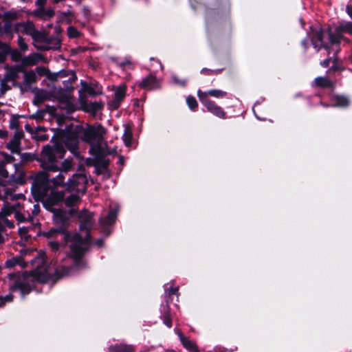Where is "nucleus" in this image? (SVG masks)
Listing matches in <instances>:
<instances>
[{"label":"nucleus","instance_id":"nucleus-1","mask_svg":"<svg viewBox=\"0 0 352 352\" xmlns=\"http://www.w3.org/2000/svg\"><path fill=\"white\" fill-rule=\"evenodd\" d=\"M32 265L36 268L29 273L25 272L23 274H10L8 276V285L12 291L19 290L23 296L25 294L30 290V285L28 280L30 276L38 282L44 283L50 278H53L55 275L58 277L69 274V269L63 268L60 274L58 270H54L51 266L45 265V254L39 253L32 261Z\"/></svg>","mask_w":352,"mask_h":352},{"label":"nucleus","instance_id":"nucleus-2","mask_svg":"<svg viewBox=\"0 0 352 352\" xmlns=\"http://www.w3.org/2000/svg\"><path fill=\"white\" fill-rule=\"evenodd\" d=\"M346 33L352 35V22L341 23L333 29H329L327 32L320 30L316 32L311 41L315 48L320 45L325 48L329 54L333 52L336 54L340 50L339 45L342 42L349 43V39L344 36Z\"/></svg>","mask_w":352,"mask_h":352},{"label":"nucleus","instance_id":"nucleus-3","mask_svg":"<svg viewBox=\"0 0 352 352\" xmlns=\"http://www.w3.org/2000/svg\"><path fill=\"white\" fill-rule=\"evenodd\" d=\"M3 195H1L0 192V199L4 200V205L0 212V223L3 227L1 233L4 231V228L8 227L12 228L14 226V222L8 219L7 217L14 213L16 219L19 222H26L32 221V217L30 214L28 206L23 205L21 208L19 204H10L8 201L16 199L19 197H22V195H15L12 193V189L8 188H3Z\"/></svg>","mask_w":352,"mask_h":352},{"label":"nucleus","instance_id":"nucleus-4","mask_svg":"<svg viewBox=\"0 0 352 352\" xmlns=\"http://www.w3.org/2000/svg\"><path fill=\"white\" fill-rule=\"evenodd\" d=\"M65 150L60 144H55L54 146H45L43 148L41 154V166L43 169L50 171L67 172L72 168V161L65 160L59 163V160L63 158Z\"/></svg>","mask_w":352,"mask_h":352},{"label":"nucleus","instance_id":"nucleus-5","mask_svg":"<svg viewBox=\"0 0 352 352\" xmlns=\"http://www.w3.org/2000/svg\"><path fill=\"white\" fill-rule=\"evenodd\" d=\"M64 239L67 243H69L71 256L77 267H81L82 257L88 249L89 243V235L86 232L85 238H82L78 233H66Z\"/></svg>","mask_w":352,"mask_h":352},{"label":"nucleus","instance_id":"nucleus-6","mask_svg":"<svg viewBox=\"0 0 352 352\" xmlns=\"http://www.w3.org/2000/svg\"><path fill=\"white\" fill-rule=\"evenodd\" d=\"M67 190L71 195L65 198L67 206H73L80 201V197L85 194L87 188V178L82 173L74 174L66 184Z\"/></svg>","mask_w":352,"mask_h":352},{"label":"nucleus","instance_id":"nucleus-7","mask_svg":"<svg viewBox=\"0 0 352 352\" xmlns=\"http://www.w3.org/2000/svg\"><path fill=\"white\" fill-rule=\"evenodd\" d=\"M64 180L65 176L62 173L58 174L52 179H48L47 176L42 181L39 179H36L32 186V193L34 199L37 201H41L44 202L49 188L63 186Z\"/></svg>","mask_w":352,"mask_h":352},{"label":"nucleus","instance_id":"nucleus-8","mask_svg":"<svg viewBox=\"0 0 352 352\" xmlns=\"http://www.w3.org/2000/svg\"><path fill=\"white\" fill-rule=\"evenodd\" d=\"M83 141L90 144L89 152L95 155L107 153V144L104 141L102 133H83Z\"/></svg>","mask_w":352,"mask_h":352},{"label":"nucleus","instance_id":"nucleus-9","mask_svg":"<svg viewBox=\"0 0 352 352\" xmlns=\"http://www.w3.org/2000/svg\"><path fill=\"white\" fill-rule=\"evenodd\" d=\"M53 140H57L58 142L63 146L62 142L73 153H76L78 143L77 133H54Z\"/></svg>","mask_w":352,"mask_h":352},{"label":"nucleus","instance_id":"nucleus-10","mask_svg":"<svg viewBox=\"0 0 352 352\" xmlns=\"http://www.w3.org/2000/svg\"><path fill=\"white\" fill-rule=\"evenodd\" d=\"M14 173L9 174V172L6 167L4 163L0 164V175L3 178H8V182L10 184H22L24 177V172L20 168L18 164L14 165Z\"/></svg>","mask_w":352,"mask_h":352},{"label":"nucleus","instance_id":"nucleus-11","mask_svg":"<svg viewBox=\"0 0 352 352\" xmlns=\"http://www.w3.org/2000/svg\"><path fill=\"white\" fill-rule=\"evenodd\" d=\"M198 97L201 102L204 105L208 111L219 118H225L226 113L222 108L216 104L206 97V94H201V91L197 92Z\"/></svg>","mask_w":352,"mask_h":352},{"label":"nucleus","instance_id":"nucleus-12","mask_svg":"<svg viewBox=\"0 0 352 352\" xmlns=\"http://www.w3.org/2000/svg\"><path fill=\"white\" fill-rule=\"evenodd\" d=\"M113 91H114V98L108 102L109 109H118L122 102L126 96V85L122 84L119 86L113 87Z\"/></svg>","mask_w":352,"mask_h":352},{"label":"nucleus","instance_id":"nucleus-13","mask_svg":"<svg viewBox=\"0 0 352 352\" xmlns=\"http://www.w3.org/2000/svg\"><path fill=\"white\" fill-rule=\"evenodd\" d=\"M5 69L6 72L4 78L10 81L12 85H14L16 79L19 77L20 73L23 72V65H16L12 66H6Z\"/></svg>","mask_w":352,"mask_h":352},{"label":"nucleus","instance_id":"nucleus-14","mask_svg":"<svg viewBox=\"0 0 352 352\" xmlns=\"http://www.w3.org/2000/svg\"><path fill=\"white\" fill-rule=\"evenodd\" d=\"M34 28L33 22L30 21L14 24V31L19 34H24L30 36L34 32Z\"/></svg>","mask_w":352,"mask_h":352},{"label":"nucleus","instance_id":"nucleus-15","mask_svg":"<svg viewBox=\"0 0 352 352\" xmlns=\"http://www.w3.org/2000/svg\"><path fill=\"white\" fill-rule=\"evenodd\" d=\"M39 62H46V58H44L42 54L39 53H32L28 56H24L21 63L23 66H33L38 63Z\"/></svg>","mask_w":352,"mask_h":352},{"label":"nucleus","instance_id":"nucleus-16","mask_svg":"<svg viewBox=\"0 0 352 352\" xmlns=\"http://www.w3.org/2000/svg\"><path fill=\"white\" fill-rule=\"evenodd\" d=\"M80 222V228L81 230H88L93 225V214L87 210L82 211L78 215Z\"/></svg>","mask_w":352,"mask_h":352},{"label":"nucleus","instance_id":"nucleus-17","mask_svg":"<svg viewBox=\"0 0 352 352\" xmlns=\"http://www.w3.org/2000/svg\"><path fill=\"white\" fill-rule=\"evenodd\" d=\"M139 86L146 90H153L160 87V82L152 74L148 75L139 84Z\"/></svg>","mask_w":352,"mask_h":352},{"label":"nucleus","instance_id":"nucleus-18","mask_svg":"<svg viewBox=\"0 0 352 352\" xmlns=\"http://www.w3.org/2000/svg\"><path fill=\"white\" fill-rule=\"evenodd\" d=\"M34 46L41 50H57L60 47V41L56 37H53L50 38H47L44 44L41 45H38L37 44H34Z\"/></svg>","mask_w":352,"mask_h":352},{"label":"nucleus","instance_id":"nucleus-19","mask_svg":"<svg viewBox=\"0 0 352 352\" xmlns=\"http://www.w3.org/2000/svg\"><path fill=\"white\" fill-rule=\"evenodd\" d=\"M23 138V133H14L13 138L7 143L6 147L12 153H19L21 151V140Z\"/></svg>","mask_w":352,"mask_h":352},{"label":"nucleus","instance_id":"nucleus-20","mask_svg":"<svg viewBox=\"0 0 352 352\" xmlns=\"http://www.w3.org/2000/svg\"><path fill=\"white\" fill-rule=\"evenodd\" d=\"M331 106L344 108L348 107L350 103V99L344 96L336 95L332 96L331 99Z\"/></svg>","mask_w":352,"mask_h":352},{"label":"nucleus","instance_id":"nucleus-21","mask_svg":"<svg viewBox=\"0 0 352 352\" xmlns=\"http://www.w3.org/2000/svg\"><path fill=\"white\" fill-rule=\"evenodd\" d=\"M23 82L20 86L21 88L29 87L32 83H34L37 81V76L34 71L30 70L28 72H23Z\"/></svg>","mask_w":352,"mask_h":352},{"label":"nucleus","instance_id":"nucleus-22","mask_svg":"<svg viewBox=\"0 0 352 352\" xmlns=\"http://www.w3.org/2000/svg\"><path fill=\"white\" fill-rule=\"evenodd\" d=\"M177 335L183 346L190 352H199L196 344L185 337L181 331H178Z\"/></svg>","mask_w":352,"mask_h":352},{"label":"nucleus","instance_id":"nucleus-23","mask_svg":"<svg viewBox=\"0 0 352 352\" xmlns=\"http://www.w3.org/2000/svg\"><path fill=\"white\" fill-rule=\"evenodd\" d=\"M104 107V104L100 101H96L94 102H90L87 104L85 107V109L87 111L91 113L94 116L98 114L99 111H100Z\"/></svg>","mask_w":352,"mask_h":352},{"label":"nucleus","instance_id":"nucleus-24","mask_svg":"<svg viewBox=\"0 0 352 352\" xmlns=\"http://www.w3.org/2000/svg\"><path fill=\"white\" fill-rule=\"evenodd\" d=\"M117 210L116 209L110 210L105 218H101L100 221L103 226H109L113 223L117 217Z\"/></svg>","mask_w":352,"mask_h":352},{"label":"nucleus","instance_id":"nucleus-25","mask_svg":"<svg viewBox=\"0 0 352 352\" xmlns=\"http://www.w3.org/2000/svg\"><path fill=\"white\" fill-rule=\"evenodd\" d=\"M23 120H20L19 116H13L10 121V129L15 132H22Z\"/></svg>","mask_w":352,"mask_h":352},{"label":"nucleus","instance_id":"nucleus-26","mask_svg":"<svg viewBox=\"0 0 352 352\" xmlns=\"http://www.w3.org/2000/svg\"><path fill=\"white\" fill-rule=\"evenodd\" d=\"M65 198L64 192L52 190L49 197L47 199L51 205H54Z\"/></svg>","mask_w":352,"mask_h":352},{"label":"nucleus","instance_id":"nucleus-27","mask_svg":"<svg viewBox=\"0 0 352 352\" xmlns=\"http://www.w3.org/2000/svg\"><path fill=\"white\" fill-rule=\"evenodd\" d=\"M21 16V11L12 9L3 13V19L4 21H12L19 19Z\"/></svg>","mask_w":352,"mask_h":352},{"label":"nucleus","instance_id":"nucleus-28","mask_svg":"<svg viewBox=\"0 0 352 352\" xmlns=\"http://www.w3.org/2000/svg\"><path fill=\"white\" fill-rule=\"evenodd\" d=\"M314 83L317 87H331L333 83L327 77L319 76L315 78Z\"/></svg>","mask_w":352,"mask_h":352},{"label":"nucleus","instance_id":"nucleus-29","mask_svg":"<svg viewBox=\"0 0 352 352\" xmlns=\"http://www.w3.org/2000/svg\"><path fill=\"white\" fill-rule=\"evenodd\" d=\"M16 265H21L23 267L25 266V263L22 261L21 257H13L7 260L5 263V265L7 268L14 267Z\"/></svg>","mask_w":352,"mask_h":352},{"label":"nucleus","instance_id":"nucleus-30","mask_svg":"<svg viewBox=\"0 0 352 352\" xmlns=\"http://www.w3.org/2000/svg\"><path fill=\"white\" fill-rule=\"evenodd\" d=\"M109 350L110 352H133V348L125 344L111 346Z\"/></svg>","mask_w":352,"mask_h":352},{"label":"nucleus","instance_id":"nucleus-31","mask_svg":"<svg viewBox=\"0 0 352 352\" xmlns=\"http://www.w3.org/2000/svg\"><path fill=\"white\" fill-rule=\"evenodd\" d=\"M30 36H32V38H33V40L35 42H41L43 44H44L47 40V38H46V36L45 35V34L36 30L35 28H34V32L33 34H31Z\"/></svg>","mask_w":352,"mask_h":352},{"label":"nucleus","instance_id":"nucleus-32","mask_svg":"<svg viewBox=\"0 0 352 352\" xmlns=\"http://www.w3.org/2000/svg\"><path fill=\"white\" fill-rule=\"evenodd\" d=\"M201 94H206L207 98H208V95H210L212 97H214V98H222L226 95V92L223 91L219 89H212V90H209L208 91H206V92L201 91Z\"/></svg>","mask_w":352,"mask_h":352},{"label":"nucleus","instance_id":"nucleus-33","mask_svg":"<svg viewBox=\"0 0 352 352\" xmlns=\"http://www.w3.org/2000/svg\"><path fill=\"white\" fill-rule=\"evenodd\" d=\"M54 219L56 223H59V224H62V225L65 226L66 224V221H67L66 214H65L62 212H58L55 214Z\"/></svg>","mask_w":352,"mask_h":352},{"label":"nucleus","instance_id":"nucleus-34","mask_svg":"<svg viewBox=\"0 0 352 352\" xmlns=\"http://www.w3.org/2000/svg\"><path fill=\"white\" fill-rule=\"evenodd\" d=\"M8 82H10L6 78H3L0 82V91L1 94H4L8 90H9L11 87L8 85Z\"/></svg>","mask_w":352,"mask_h":352},{"label":"nucleus","instance_id":"nucleus-35","mask_svg":"<svg viewBox=\"0 0 352 352\" xmlns=\"http://www.w3.org/2000/svg\"><path fill=\"white\" fill-rule=\"evenodd\" d=\"M67 34L69 38H77L80 36V32L73 26L67 28Z\"/></svg>","mask_w":352,"mask_h":352},{"label":"nucleus","instance_id":"nucleus-36","mask_svg":"<svg viewBox=\"0 0 352 352\" xmlns=\"http://www.w3.org/2000/svg\"><path fill=\"white\" fill-rule=\"evenodd\" d=\"M122 139H123V141L126 146H130L133 145L132 133H123Z\"/></svg>","mask_w":352,"mask_h":352},{"label":"nucleus","instance_id":"nucleus-37","mask_svg":"<svg viewBox=\"0 0 352 352\" xmlns=\"http://www.w3.org/2000/svg\"><path fill=\"white\" fill-rule=\"evenodd\" d=\"M6 23L3 25V34L12 33L14 30V25L9 21H5Z\"/></svg>","mask_w":352,"mask_h":352},{"label":"nucleus","instance_id":"nucleus-38","mask_svg":"<svg viewBox=\"0 0 352 352\" xmlns=\"http://www.w3.org/2000/svg\"><path fill=\"white\" fill-rule=\"evenodd\" d=\"M65 229L63 228H52L50 230H49L46 235L47 236H53L55 234H61L64 233Z\"/></svg>","mask_w":352,"mask_h":352},{"label":"nucleus","instance_id":"nucleus-39","mask_svg":"<svg viewBox=\"0 0 352 352\" xmlns=\"http://www.w3.org/2000/svg\"><path fill=\"white\" fill-rule=\"evenodd\" d=\"M186 102L189 108L192 110H194L197 107V100L193 97H188Z\"/></svg>","mask_w":352,"mask_h":352},{"label":"nucleus","instance_id":"nucleus-40","mask_svg":"<svg viewBox=\"0 0 352 352\" xmlns=\"http://www.w3.org/2000/svg\"><path fill=\"white\" fill-rule=\"evenodd\" d=\"M163 321L166 326H167L168 327H171L172 321H171L168 311H165V313L163 316Z\"/></svg>","mask_w":352,"mask_h":352},{"label":"nucleus","instance_id":"nucleus-41","mask_svg":"<svg viewBox=\"0 0 352 352\" xmlns=\"http://www.w3.org/2000/svg\"><path fill=\"white\" fill-rule=\"evenodd\" d=\"M18 45L20 50L23 52L26 51L28 48V46L25 40L21 36H19L18 38Z\"/></svg>","mask_w":352,"mask_h":352},{"label":"nucleus","instance_id":"nucleus-42","mask_svg":"<svg viewBox=\"0 0 352 352\" xmlns=\"http://www.w3.org/2000/svg\"><path fill=\"white\" fill-rule=\"evenodd\" d=\"M10 56H11L12 60L14 61H18L21 59L22 60L21 52L16 50H12L10 52Z\"/></svg>","mask_w":352,"mask_h":352},{"label":"nucleus","instance_id":"nucleus-43","mask_svg":"<svg viewBox=\"0 0 352 352\" xmlns=\"http://www.w3.org/2000/svg\"><path fill=\"white\" fill-rule=\"evenodd\" d=\"M55 14L54 10L52 8L45 10L43 20H47L53 17Z\"/></svg>","mask_w":352,"mask_h":352},{"label":"nucleus","instance_id":"nucleus-44","mask_svg":"<svg viewBox=\"0 0 352 352\" xmlns=\"http://www.w3.org/2000/svg\"><path fill=\"white\" fill-rule=\"evenodd\" d=\"M28 227H21V228H19V233L20 234V236L25 239V240H27L28 239V236L27 235L28 232Z\"/></svg>","mask_w":352,"mask_h":352},{"label":"nucleus","instance_id":"nucleus-45","mask_svg":"<svg viewBox=\"0 0 352 352\" xmlns=\"http://www.w3.org/2000/svg\"><path fill=\"white\" fill-rule=\"evenodd\" d=\"M45 13V8H38L36 10H34L33 14L37 17L41 18L43 19Z\"/></svg>","mask_w":352,"mask_h":352},{"label":"nucleus","instance_id":"nucleus-46","mask_svg":"<svg viewBox=\"0 0 352 352\" xmlns=\"http://www.w3.org/2000/svg\"><path fill=\"white\" fill-rule=\"evenodd\" d=\"M173 81L175 82V83L178 85H179V86L184 87L185 85H186V80H179L175 76H173Z\"/></svg>","mask_w":352,"mask_h":352},{"label":"nucleus","instance_id":"nucleus-47","mask_svg":"<svg viewBox=\"0 0 352 352\" xmlns=\"http://www.w3.org/2000/svg\"><path fill=\"white\" fill-rule=\"evenodd\" d=\"M39 212H40V207H39L38 204H34L33 206V209L32 210L30 214L33 218L34 217L37 215L39 213Z\"/></svg>","mask_w":352,"mask_h":352},{"label":"nucleus","instance_id":"nucleus-48","mask_svg":"<svg viewBox=\"0 0 352 352\" xmlns=\"http://www.w3.org/2000/svg\"><path fill=\"white\" fill-rule=\"evenodd\" d=\"M36 72L40 75L43 76L47 74V69L43 67H38L36 68Z\"/></svg>","mask_w":352,"mask_h":352},{"label":"nucleus","instance_id":"nucleus-49","mask_svg":"<svg viewBox=\"0 0 352 352\" xmlns=\"http://www.w3.org/2000/svg\"><path fill=\"white\" fill-rule=\"evenodd\" d=\"M46 3L47 0H36L35 5L38 8H45Z\"/></svg>","mask_w":352,"mask_h":352},{"label":"nucleus","instance_id":"nucleus-50","mask_svg":"<svg viewBox=\"0 0 352 352\" xmlns=\"http://www.w3.org/2000/svg\"><path fill=\"white\" fill-rule=\"evenodd\" d=\"M168 294L169 296L174 294L178 295V287H170L168 292Z\"/></svg>","mask_w":352,"mask_h":352},{"label":"nucleus","instance_id":"nucleus-51","mask_svg":"<svg viewBox=\"0 0 352 352\" xmlns=\"http://www.w3.org/2000/svg\"><path fill=\"white\" fill-rule=\"evenodd\" d=\"M50 247L52 248V249L54 250H56L58 249L59 243H57V242L51 241L50 243Z\"/></svg>","mask_w":352,"mask_h":352},{"label":"nucleus","instance_id":"nucleus-52","mask_svg":"<svg viewBox=\"0 0 352 352\" xmlns=\"http://www.w3.org/2000/svg\"><path fill=\"white\" fill-rule=\"evenodd\" d=\"M330 60H331V58H328L324 60L323 61H322L320 63V65L324 67H327L329 65Z\"/></svg>","mask_w":352,"mask_h":352},{"label":"nucleus","instance_id":"nucleus-53","mask_svg":"<svg viewBox=\"0 0 352 352\" xmlns=\"http://www.w3.org/2000/svg\"><path fill=\"white\" fill-rule=\"evenodd\" d=\"M27 131V132H32V129L31 128V126L30 124L27 123L25 120H23V124Z\"/></svg>","mask_w":352,"mask_h":352},{"label":"nucleus","instance_id":"nucleus-54","mask_svg":"<svg viewBox=\"0 0 352 352\" xmlns=\"http://www.w3.org/2000/svg\"><path fill=\"white\" fill-rule=\"evenodd\" d=\"M4 159L7 162H12L14 160V157L10 155L5 154Z\"/></svg>","mask_w":352,"mask_h":352},{"label":"nucleus","instance_id":"nucleus-55","mask_svg":"<svg viewBox=\"0 0 352 352\" xmlns=\"http://www.w3.org/2000/svg\"><path fill=\"white\" fill-rule=\"evenodd\" d=\"M346 11L349 16L352 18V6L350 5H347L346 7Z\"/></svg>","mask_w":352,"mask_h":352},{"label":"nucleus","instance_id":"nucleus-56","mask_svg":"<svg viewBox=\"0 0 352 352\" xmlns=\"http://www.w3.org/2000/svg\"><path fill=\"white\" fill-rule=\"evenodd\" d=\"M33 138L36 139V140H45L47 138V135L45 134H43V135H40V136H38V135H34Z\"/></svg>","mask_w":352,"mask_h":352},{"label":"nucleus","instance_id":"nucleus-57","mask_svg":"<svg viewBox=\"0 0 352 352\" xmlns=\"http://www.w3.org/2000/svg\"><path fill=\"white\" fill-rule=\"evenodd\" d=\"M83 13H84V15L85 16L86 18H89V11L88 9H87L86 8H85L83 9Z\"/></svg>","mask_w":352,"mask_h":352},{"label":"nucleus","instance_id":"nucleus-58","mask_svg":"<svg viewBox=\"0 0 352 352\" xmlns=\"http://www.w3.org/2000/svg\"><path fill=\"white\" fill-rule=\"evenodd\" d=\"M0 48L6 51L8 49V46L6 44L3 43L1 41H0Z\"/></svg>","mask_w":352,"mask_h":352},{"label":"nucleus","instance_id":"nucleus-59","mask_svg":"<svg viewBox=\"0 0 352 352\" xmlns=\"http://www.w3.org/2000/svg\"><path fill=\"white\" fill-rule=\"evenodd\" d=\"M78 125H76L75 129L68 130L67 132H75V133L79 132V131L78 130Z\"/></svg>","mask_w":352,"mask_h":352},{"label":"nucleus","instance_id":"nucleus-60","mask_svg":"<svg viewBox=\"0 0 352 352\" xmlns=\"http://www.w3.org/2000/svg\"><path fill=\"white\" fill-rule=\"evenodd\" d=\"M5 58V54L0 52V62L3 61Z\"/></svg>","mask_w":352,"mask_h":352},{"label":"nucleus","instance_id":"nucleus-61","mask_svg":"<svg viewBox=\"0 0 352 352\" xmlns=\"http://www.w3.org/2000/svg\"><path fill=\"white\" fill-rule=\"evenodd\" d=\"M96 244L98 246H101L102 244V240H98L97 242H96Z\"/></svg>","mask_w":352,"mask_h":352},{"label":"nucleus","instance_id":"nucleus-62","mask_svg":"<svg viewBox=\"0 0 352 352\" xmlns=\"http://www.w3.org/2000/svg\"><path fill=\"white\" fill-rule=\"evenodd\" d=\"M0 34H3V25L0 23Z\"/></svg>","mask_w":352,"mask_h":352},{"label":"nucleus","instance_id":"nucleus-63","mask_svg":"<svg viewBox=\"0 0 352 352\" xmlns=\"http://www.w3.org/2000/svg\"><path fill=\"white\" fill-rule=\"evenodd\" d=\"M128 64L130 65L131 62L129 60H126L124 63H122V65H125Z\"/></svg>","mask_w":352,"mask_h":352},{"label":"nucleus","instance_id":"nucleus-64","mask_svg":"<svg viewBox=\"0 0 352 352\" xmlns=\"http://www.w3.org/2000/svg\"><path fill=\"white\" fill-rule=\"evenodd\" d=\"M7 301H12V297L10 296H8L6 297Z\"/></svg>","mask_w":352,"mask_h":352}]
</instances>
